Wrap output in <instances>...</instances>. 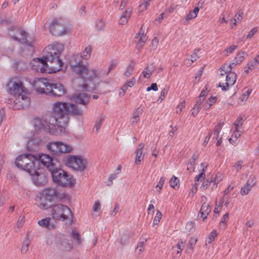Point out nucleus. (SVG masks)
<instances>
[{"label": "nucleus", "mask_w": 259, "mask_h": 259, "mask_svg": "<svg viewBox=\"0 0 259 259\" xmlns=\"http://www.w3.org/2000/svg\"><path fill=\"white\" fill-rule=\"evenodd\" d=\"M62 44L54 45L52 50L41 59H34L30 62L31 69L41 73L56 72L61 70L62 62L59 59V54L63 51Z\"/></svg>", "instance_id": "nucleus-1"}, {"label": "nucleus", "mask_w": 259, "mask_h": 259, "mask_svg": "<svg viewBox=\"0 0 259 259\" xmlns=\"http://www.w3.org/2000/svg\"><path fill=\"white\" fill-rule=\"evenodd\" d=\"M72 72L78 75L79 78L73 81L74 88L78 91H91L96 89L95 85L90 87L88 81H92L95 78L100 77L99 73L96 69L89 70L86 65L80 62L73 64L70 61Z\"/></svg>", "instance_id": "nucleus-2"}, {"label": "nucleus", "mask_w": 259, "mask_h": 259, "mask_svg": "<svg viewBox=\"0 0 259 259\" xmlns=\"http://www.w3.org/2000/svg\"><path fill=\"white\" fill-rule=\"evenodd\" d=\"M82 110L73 104L57 102L53 105V115L56 126L61 134L65 133L64 125L67 123L68 115H81Z\"/></svg>", "instance_id": "nucleus-3"}, {"label": "nucleus", "mask_w": 259, "mask_h": 259, "mask_svg": "<svg viewBox=\"0 0 259 259\" xmlns=\"http://www.w3.org/2000/svg\"><path fill=\"white\" fill-rule=\"evenodd\" d=\"M7 86L9 93L15 97V99H9L8 103L14 102L13 108L14 110H19L27 108L30 104V98L27 96L28 91L25 89L21 81L10 80Z\"/></svg>", "instance_id": "nucleus-4"}, {"label": "nucleus", "mask_w": 259, "mask_h": 259, "mask_svg": "<svg viewBox=\"0 0 259 259\" xmlns=\"http://www.w3.org/2000/svg\"><path fill=\"white\" fill-rule=\"evenodd\" d=\"M34 87L37 92L54 97H61L66 93L63 85L61 83H51L45 78H41L36 81Z\"/></svg>", "instance_id": "nucleus-5"}, {"label": "nucleus", "mask_w": 259, "mask_h": 259, "mask_svg": "<svg viewBox=\"0 0 259 259\" xmlns=\"http://www.w3.org/2000/svg\"><path fill=\"white\" fill-rule=\"evenodd\" d=\"M50 172L52 174L53 181L57 185L66 187L73 186L75 184V180L72 175L63 169L55 167H51Z\"/></svg>", "instance_id": "nucleus-6"}, {"label": "nucleus", "mask_w": 259, "mask_h": 259, "mask_svg": "<svg viewBox=\"0 0 259 259\" xmlns=\"http://www.w3.org/2000/svg\"><path fill=\"white\" fill-rule=\"evenodd\" d=\"M15 164L20 169L25 170L28 173L39 165V161L36 156L32 154H23L16 159Z\"/></svg>", "instance_id": "nucleus-7"}, {"label": "nucleus", "mask_w": 259, "mask_h": 259, "mask_svg": "<svg viewBox=\"0 0 259 259\" xmlns=\"http://www.w3.org/2000/svg\"><path fill=\"white\" fill-rule=\"evenodd\" d=\"M58 196V192L55 188H50L44 190L37 200L38 206L44 210L51 208L52 205L50 204L51 202Z\"/></svg>", "instance_id": "nucleus-8"}, {"label": "nucleus", "mask_w": 259, "mask_h": 259, "mask_svg": "<svg viewBox=\"0 0 259 259\" xmlns=\"http://www.w3.org/2000/svg\"><path fill=\"white\" fill-rule=\"evenodd\" d=\"M51 214L55 220L64 221L70 219L72 221V214L70 209L66 205L61 204L52 205L51 207Z\"/></svg>", "instance_id": "nucleus-9"}, {"label": "nucleus", "mask_w": 259, "mask_h": 259, "mask_svg": "<svg viewBox=\"0 0 259 259\" xmlns=\"http://www.w3.org/2000/svg\"><path fill=\"white\" fill-rule=\"evenodd\" d=\"M33 183L36 186H44L48 182V174L42 168L37 165L36 167L30 170L29 173Z\"/></svg>", "instance_id": "nucleus-10"}, {"label": "nucleus", "mask_w": 259, "mask_h": 259, "mask_svg": "<svg viewBox=\"0 0 259 259\" xmlns=\"http://www.w3.org/2000/svg\"><path fill=\"white\" fill-rule=\"evenodd\" d=\"M10 36L15 40H17L27 46L32 47V42L27 39V33L17 26H13L9 28Z\"/></svg>", "instance_id": "nucleus-11"}, {"label": "nucleus", "mask_w": 259, "mask_h": 259, "mask_svg": "<svg viewBox=\"0 0 259 259\" xmlns=\"http://www.w3.org/2000/svg\"><path fill=\"white\" fill-rule=\"evenodd\" d=\"M61 18H54L50 25V32L55 36H62L68 33L70 28L65 26Z\"/></svg>", "instance_id": "nucleus-12"}, {"label": "nucleus", "mask_w": 259, "mask_h": 259, "mask_svg": "<svg viewBox=\"0 0 259 259\" xmlns=\"http://www.w3.org/2000/svg\"><path fill=\"white\" fill-rule=\"evenodd\" d=\"M47 147L48 149L54 155L69 153L72 150V147L70 145L61 142H50L47 145Z\"/></svg>", "instance_id": "nucleus-13"}, {"label": "nucleus", "mask_w": 259, "mask_h": 259, "mask_svg": "<svg viewBox=\"0 0 259 259\" xmlns=\"http://www.w3.org/2000/svg\"><path fill=\"white\" fill-rule=\"evenodd\" d=\"M65 164L72 169L83 171L86 167L85 161L80 157L69 155L65 160Z\"/></svg>", "instance_id": "nucleus-14"}, {"label": "nucleus", "mask_w": 259, "mask_h": 259, "mask_svg": "<svg viewBox=\"0 0 259 259\" xmlns=\"http://www.w3.org/2000/svg\"><path fill=\"white\" fill-rule=\"evenodd\" d=\"M224 72L225 74H227L226 76V85L223 83H220L219 87H221L222 90L227 91L230 87L232 86L235 83L237 79V75L235 72L230 71V70L226 69Z\"/></svg>", "instance_id": "nucleus-15"}, {"label": "nucleus", "mask_w": 259, "mask_h": 259, "mask_svg": "<svg viewBox=\"0 0 259 259\" xmlns=\"http://www.w3.org/2000/svg\"><path fill=\"white\" fill-rule=\"evenodd\" d=\"M33 125L35 130L37 131L43 130L50 132H51V126H55L54 124L48 122L47 119L39 118H36L34 119Z\"/></svg>", "instance_id": "nucleus-16"}, {"label": "nucleus", "mask_w": 259, "mask_h": 259, "mask_svg": "<svg viewBox=\"0 0 259 259\" xmlns=\"http://www.w3.org/2000/svg\"><path fill=\"white\" fill-rule=\"evenodd\" d=\"M38 161L39 163L40 162L44 166H46L50 171L51 167H55L56 165L57 160L48 154L40 155Z\"/></svg>", "instance_id": "nucleus-17"}, {"label": "nucleus", "mask_w": 259, "mask_h": 259, "mask_svg": "<svg viewBox=\"0 0 259 259\" xmlns=\"http://www.w3.org/2000/svg\"><path fill=\"white\" fill-rule=\"evenodd\" d=\"M92 51V49L91 47L89 46L84 49L80 56L79 55H74L70 61H72L73 64L78 62L79 60H80V62L82 63L81 58L85 60L88 59L91 56Z\"/></svg>", "instance_id": "nucleus-18"}, {"label": "nucleus", "mask_w": 259, "mask_h": 259, "mask_svg": "<svg viewBox=\"0 0 259 259\" xmlns=\"http://www.w3.org/2000/svg\"><path fill=\"white\" fill-rule=\"evenodd\" d=\"M90 96L85 93H77L73 95L72 100L75 103L86 105L90 101Z\"/></svg>", "instance_id": "nucleus-19"}, {"label": "nucleus", "mask_w": 259, "mask_h": 259, "mask_svg": "<svg viewBox=\"0 0 259 259\" xmlns=\"http://www.w3.org/2000/svg\"><path fill=\"white\" fill-rule=\"evenodd\" d=\"M38 224L42 228L48 230H52L56 228V224L50 218L41 219L38 222Z\"/></svg>", "instance_id": "nucleus-20"}, {"label": "nucleus", "mask_w": 259, "mask_h": 259, "mask_svg": "<svg viewBox=\"0 0 259 259\" xmlns=\"http://www.w3.org/2000/svg\"><path fill=\"white\" fill-rule=\"evenodd\" d=\"M144 145H145L143 143L140 144L135 152V164L137 165L140 164L143 159L144 156H143V149L144 148Z\"/></svg>", "instance_id": "nucleus-21"}, {"label": "nucleus", "mask_w": 259, "mask_h": 259, "mask_svg": "<svg viewBox=\"0 0 259 259\" xmlns=\"http://www.w3.org/2000/svg\"><path fill=\"white\" fill-rule=\"evenodd\" d=\"M210 211L211 209L209 204L204 202L200 210V213L201 214V217L203 219V221H204L207 218Z\"/></svg>", "instance_id": "nucleus-22"}, {"label": "nucleus", "mask_w": 259, "mask_h": 259, "mask_svg": "<svg viewBox=\"0 0 259 259\" xmlns=\"http://www.w3.org/2000/svg\"><path fill=\"white\" fill-rule=\"evenodd\" d=\"M155 69V66L153 63H151L150 65L147 66L142 72V74L144 77L146 78H149L152 74Z\"/></svg>", "instance_id": "nucleus-23"}, {"label": "nucleus", "mask_w": 259, "mask_h": 259, "mask_svg": "<svg viewBox=\"0 0 259 259\" xmlns=\"http://www.w3.org/2000/svg\"><path fill=\"white\" fill-rule=\"evenodd\" d=\"M198 158V154L194 153L191 158L190 159L187 165V170H189L190 172L194 171L195 162Z\"/></svg>", "instance_id": "nucleus-24"}, {"label": "nucleus", "mask_w": 259, "mask_h": 259, "mask_svg": "<svg viewBox=\"0 0 259 259\" xmlns=\"http://www.w3.org/2000/svg\"><path fill=\"white\" fill-rule=\"evenodd\" d=\"M135 62L134 60H131L129 64L127 66L126 70L124 73V75L126 77H130L132 74L135 65Z\"/></svg>", "instance_id": "nucleus-25"}, {"label": "nucleus", "mask_w": 259, "mask_h": 259, "mask_svg": "<svg viewBox=\"0 0 259 259\" xmlns=\"http://www.w3.org/2000/svg\"><path fill=\"white\" fill-rule=\"evenodd\" d=\"M147 37L146 35L144 34V31L142 32V33L140 35L139 39L137 44V48L139 50H140L142 47L144 46V43L147 40Z\"/></svg>", "instance_id": "nucleus-26"}, {"label": "nucleus", "mask_w": 259, "mask_h": 259, "mask_svg": "<svg viewBox=\"0 0 259 259\" xmlns=\"http://www.w3.org/2000/svg\"><path fill=\"white\" fill-rule=\"evenodd\" d=\"M130 237V232L126 231L124 234H122L121 235L120 239V243L122 245L127 244L128 243V239Z\"/></svg>", "instance_id": "nucleus-27"}, {"label": "nucleus", "mask_w": 259, "mask_h": 259, "mask_svg": "<svg viewBox=\"0 0 259 259\" xmlns=\"http://www.w3.org/2000/svg\"><path fill=\"white\" fill-rule=\"evenodd\" d=\"M247 56V54L244 51L239 53L235 58L236 63L242 62Z\"/></svg>", "instance_id": "nucleus-28"}, {"label": "nucleus", "mask_w": 259, "mask_h": 259, "mask_svg": "<svg viewBox=\"0 0 259 259\" xmlns=\"http://www.w3.org/2000/svg\"><path fill=\"white\" fill-rule=\"evenodd\" d=\"M142 113L141 110L139 108L136 109L134 110L133 116L132 118V123H134L135 122L137 123L138 122L139 120V116Z\"/></svg>", "instance_id": "nucleus-29"}, {"label": "nucleus", "mask_w": 259, "mask_h": 259, "mask_svg": "<svg viewBox=\"0 0 259 259\" xmlns=\"http://www.w3.org/2000/svg\"><path fill=\"white\" fill-rule=\"evenodd\" d=\"M28 235H27L26 237V239L23 242V244L22 247L21 252L23 253H26L28 251L30 241L28 239Z\"/></svg>", "instance_id": "nucleus-30"}, {"label": "nucleus", "mask_w": 259, "mask_h": 259, "mask_svg": "<svg viewBox=\"0 0 259 259\" xmlns=\"http://www.w3.org/2000/svg\"><path fill=\"white\" fill-rule=\"evenodd\" d=\"M216 181V179H215L214 180H213L212 179L210 180L208 179L205 182H203L201 188L203 190H205L210 185L211 182H213L215 184H217L219 182V180H218L217 182Z\"/></svg>", "instance_id": "nucleus-31"}, {"label": "nucleus", "mask_w": 259, "mask_h": 259, "mask_svg": "<svg viewBox=\"0 0 259 259\" xmlns=\"http://www.w3.org/2000/svg\"><path fill=\"white\" fill-rule=\"evenodd\" d=\"M72 236L74 240H75L76 243L78 244L81 243L82 241L79 233L76 230H72Z\"/></svg>", "instance_id": "nucleus-32"}, {"label": "nucleus", "mask_w": 259, "mask_h": 259, "mask_svg": "<svg viewBox=\"0 0 259 259\" xmlns=\"http://www.w3.org/2000/svg\"><path fill=\"white\" fill-rule=\"evenodd\" d=\"M185 246V241H183V240L179 241L176 245V247L179 249L177 251V253L180 255Z\"/></svg>", "instance_id": "nucleus-33"}, {"label": "nucleus", "mask_w": 259, "mask_h": 259, "mask_svg": "<svg viewBox=\"0 0 259 259\" xmlns=\"http://www.w3.org/2000/svg\"><path fill=\"white\" fill-rule=\"evenodd\" d=\"M179 182V179L176 176H174L169 180V185L172 188L176 189Z\"/></svg>", "instance_id": "nucleus-34"}, {"label": "nucleus", "mask_w": 259, "mask_h": 259, "mask_svg": "<svg viewBox=\"0 0 259 259\" xmlns=\"http://www.w3.org/2000/svg\"><path fill=\"white\" fill-rule=\"evenodd\" d=\"M197 241V238L191 237L187 245V248L191 250H193Z\"/></svg>", "instance_id": "nucleus-35"}, {"label": "nucleus", "mask_w": 259, "mask_h": 259, "mask_svg": "<svg viewBox=\"0 0 259 259\" xmlns=\"http://www.w3.org/2000/svg\"><path fill=\"white\" fill-rule=\"evenodd\" d=\"M223 123H219L215 126L214 128V135L215 136V138L218 139L219 138V133L223 127Z\"/></svg>", "instance_id": "nucleus-36"}, {"label": "nucleus", "mask_w": 259, "mask_h": 259, "mask_svg": "<svg viewBox=\"0 0 259 259\" xmlns=\"http://www.w3.org/2000/svg\"><path fill=\"white\" fill-rule=\"evenodd\" d=\"M186 230L190 234L195 231L194 224L192 222H188L186 226Z\"/></svg>", "instance_id": "nucleus-37"}, {"label": "nucleus", "mask_w": 259, "mask_h": 259, "mask_svg": "<svg viewBox=\"0 0 259 259\" xmlns=\"http://www.w3.org/2000/svg\"><path fill=\"white\" fill-rule=\"evenodd\" d=\"M150 4V2H148V1L145 0L143 2V3H142L139 7V9H140V11L141 12H143V11L146 10L147 9L148 7L149 6Z\"/></svg>", "instance_id": "nucleus-38"}, {"label": "nucleus", "mask_w": 259, "mask_h": 259, "mask_svg": "<svg viewBox=\"0 0 259 259\" xmlns=\"http://www.w3.org/2000/svg\"><path fill=\"white\" fill-rule=\"evenodd\" d=\"M162 216V214L161 212L159 210H157L156 215L153 220V225H157L158 223L160 222Z\"/></svg>", "instance_id": "nucleus-39"}, {"label": "nucleus", "mask_w": 259, "mask_h": 259, "mask_svg": "<svg viewBox=\"0 0 259 259\" xmlns=\"http://www.w3.org/2000/svg\"><path fill=\"white\" fill-rule=\"evenodd\" d=\"M251 187L247 183L241 190V194L242 195H246L251 190Z\"/></svg>", "instance_id": "nucleus-40"}, {"label": "nucleus", "mask_w": 259, "mask_h": 259, "mask_svg": "<svg viewBox=\"0 0 259 259\" xmlns=\"http://www.w3.org/2000/svg\"><path fill=\"white\" fill-rule=\"evenodd\" d=\"M243 14V13L242 11H241V10H239L238 11V15H236L234 19V25H236V23L242 20Z\"/></svg>", "instance_id": "nucleus-41"}, {"label": "nucleus", "mask_w": 259, "mask_h": 259, "mask_svg": "<svg viewBox=\"0 0 259 259\" xmlns=\"http://www.w3.org/2000/svg\"><path fill=\"white\" fill-rule=\"evenodd\" d=\"M237 63H236V62L235 61V62H233V63L230 64L229 65H227L226 64H225L224 65V66L223 67L220 68V70H221V71H225L226 69L230 70V71H231L232 68L234 66H235L237 65Z\"/></svg>", "instance_id": "nucleus-42"}, {"label": "nucleus", "mask_w": 259, "mask_h": 259, "mask_svg": "<svg viewBox=\"0 0 259 259\" xmlns=\"http://www.w3.org/2000/svg\"><path fill=\"white\" fill-rule=\"evenodd\" d=\"M217 235L218 234L216 231H212L209 235L208 238L207 239L206 242L209 244L211 243L213 241H214V238L217 237Z\"/></svg>", "instance_id": "nucleus-43"}, {"label": "nucleus", "mask_w": 259, "mask_h": 259, "mask_svg": "<svg viewBox=\"0 0 259 259\" xmlns=\"http://www.w3.org/2000/svg\"><path fill=\"white\" fill-rule=\"evenodd\" d=\"M228 218H229V213H226L224 214V215L223 216V218H222V219L220 222V227L222 228L223 229H224L225 228V223H226V222L227 221Z\"/></svg>", "instance_id": "nucleus-44"}, {"label": "nucleus", "mask_w": 259, "mask_h": 259, "mask_svg": "<svg viewBox=\"0 0 259 259\" xmlns=\"http://www.w3.org/2000/svg\"><path fill=\"white\" fill-rule=\"evenodd\" d=\"M252 90H247L241 96L240 99L242 101H246L248 98L249 96L250 95Z\"/></svg>", "instance_id": "nucleus-45"}, {"label": "nucleus", "mask_w": 259, "mask_h": 259, "mask_svg": "<svg viewBox=\"0 0 259 259\" xmlns=\"http://www.w3.org/2000/svg\"><path fill=\"white\" fill-rule=\"evenodd\" d=\"M104 22L102 20H98L96 22V27L99 30H102L104 29Z\"/></svg>", "instance_id": "nucleus-46"}, {"label": "nucleus", "mask_w": 259, "mask_h": 259, "mask_svg": "<svg viewBox=\"0 0 259 259\" xmlns=\"http://www.w3.org/2000/svg\"><path fill=\"white\" fill-rule=\"evenodd\" d=\"M243 124V118L242 117H238L234 122V124L235 126V129L236 131Z\"/></svg>", "instance_id": "nucleus-47"}, {"label": "nucleus", "mask_w": 259, "mask_h": 259, "mask_svg": "<svg viewBox=\"0 0 259 259\" xmlns=\"http://www.w3.org/2000/svg\"><path fill=\"white\" fill-rule=\"evenodd\" d=\"M257 64L256 60L254 59L251 60L247 64V67L250 69V70H253Z\"/></svg>", "instance_id": "nucleus-48"}, {"label": "nucleus", "mask_w": 259, "mask_h": 259, "mask_svg": "<svg viewBox=\"0 0 259 259\" xmlns=\"http://www.w3.org/2000/svg\"><path fill=\"white\" fill-rule=\"evenodd\" d=\"M199 51V49H195L193 53L191 55V61L192 62H193L195 61H196L199 58V56L197 55V53Z\"/></svg>", "instance_id": "nucleus-49"}, {"label": "nucleus", "mask_w": 259, "mask_h": 259, "mask_svg": "<svg viewBox=\"0 0 259 259\" xmlns=\"http://www.w3.org/2000/svg\"><path fill=\"white\" fill-rule=\"evenodd\" d=\"M25 222L24 218V217H20L17 222L16 223V228H17L18 229H20V228H21L24 224Z\"/></svg>", "instance_id": "nucleus-50"}, {"label": "nucleus", "mask_w": 259, "mask_h": 259, "mask_svg": "<svg viewBox=\"0 0 259 259\" xmlns=\"http://www.w3.org/2000/svg\"><path fill=\"white\" fill-rule=\"evenodd\" d=\"M237 48V46L232 45L228 48L227 49H226L224 52L225 53V55H228L227 53H232L235 49Z\"/></svg>", "instance_id": "nucleus-51"}, {"label": "nucleus", "mask_w": 259, "mask_h": 259, "mask_svg": "<svg viewBox=\"0 0 259 259\" xmlns=\"http://www.w3.org/2000/svg\"><path fill=\"white\" fill-rule=\"evenodd\" d=\"M243 163V161L242 160H239L233 165V167L236 170V171H238L241 169Z\"/></svg>", "instance_id": "nucleus-52"}, {"label": "nucleus", "mask_w": 259, "mask_h": 259, "mask_svg": "<svg viewBox=\"0 0 259 259\" xmlns=\"http://www.w3.org/2000/svg\"><path fill=\"white\" fill-rule=\"evenodd\" d=\"M167 91L165 88H163L161 92L160 96L157 101H160V102H161L163 100L165 95L167 94Z\"/></svg>", "instance_id": "nucleus-53"}, {"label": "nucleus", "mask_w": 259, "mask_h": 259, "mask_svg": "<svg viewBox=\"0 0 259 259\" xmlns=\"http://www.w3.org/2000/svg\"><path fill=\"white\" fill-rule=\"evenodd\" d=\"M158 44V39L156 37L153 38L152 40L151 46L153 50H155L157 48Z\"/></svg>", "instance_id": "nucleus-54"}, {"label": "nucleus", "mask_w": 259, "mask_h": 259, "mask_svg": "<svg viewBox=\"0 0 259 259\" xmlns=\"http://www.w3.org/2000/svg\"><path fill=\"white\" fill-rule=\"evenodd\" d=\"M132 13V10L129 9H126L121 15V17H124V18H126L128 20L130 17H131Z\"/></svg>", "instance_id": "nucleus-55"}, {"label": "nucleus", "mask_w": 259, "mask_h": 259, "mask_svg": "<svg viewBox=\"0 0 259 259\" xmlns=\"http://www.w3.org/2000/svg\"><path fill=\"white\" fill-rule=\"evenodd\" d=\"M200 107L197 106V105H195L194 107L192 109V115L194 116H195L197 115L198 112L200 111Z\"/></svg>", "instance_id": "nucleus-56"}, {"label": "nucleus", "mask_w": 259, "mask_h": 259, "mask_svg": "<svg viewBox=\"0 0 259 259\" xmlns=\"http://www.w3.org/2000/svg\"><path fill=\"white\" fill-rule=\"evenodd\" d=\"M257 31V28L254 27L252 28L246 36L247 39H250L256 32Z\"/></svg>", "instance_id": "nucleus-57"}, {"label": "nucleus", "mask_w": 259, "mask_h": 259, "mask_svg": "<svg viewBox=\"0 0 259 259\" xmlns=\"http://www.w3.org/2000/svg\"><path fill=\"white\" fill-rule=\"evenodd\" d=\"M165 180V178L164 177H161V178L159 180V181L158 182V184L156 186V188L159 187L160 190H161L163 186Z\"/></svg>", "instance_id": "nucleus-58"}, {"label": "nucleus", "mask_w": 259, "mask_h": 259, "mask_svg": "<svg viewBox=\"0 0 259 259\" xmlns=\"http://www.w3.org/2000/svg\"><path fill=\"white\" fill-rule=\"evenodd\" d=\"M101 209V204L100 202L97 200L95 202L93 209L94 211H98Z\"/></svg>", "instance_id": "nucleus-59"}, {"label": "nucleus", "mask_w": 259, "mask_h": 259, "mask_svg": "<svg viewBox=\"0 0 259 259\" xmlns=\"http://www.w3.org/2000/svg\"><path fill=\"white\" fill-rule=\"evenodd\" d=\"M151 90H153L154 91L158 90V87L156 83H152L150 87H148L146 90V91L148 92L150 91Z\"/></svg>", "instance_id": "nucleus-60"}, {"label": "nucleus", "mask_w": 259, "mask_h": 259, "mask_svg": "<svg viewBox=\"0 0 259 259\" xmlns=\"http://www.w3.org/2000/svg\"><path fill=\"white\" fill-rule=\"evenodd\" d=\"M103 120V119L100 118L98 121H96L95 128H96L97 132L100 128L102 124Z\"/></svg>", "instance_id": "nucleus-61"}, {"label": "nucleus", "mask_w": 259, "mask_h": 259, "mask_svg": "<svg viewBox=\"0 0 259 259\" xmlns=\"http://www.w3.org/2000/svg\"><path fill=\"white\" fill-rule=\"evenodd\" d=\"M185 101H183L178 106V110L177 111V113H180L182 111V109L185 107Z\"/></svg>", "instance_id": "nucleus-62"}, {"label": "nucleus", "mask_w": 259, "mask_h": 259, "mask_svg": "<svg viewBox=\"0 0 259 259\" xmlns=\"http://www.w3.org/2000/svg\"><path fill=\"white\" fill-rule=\"evenodd\" d=\"M196 14H194L192 11H190L189 14L187 15L186 20H189L193 19H194L196 17Z\"/></svg>", "instance_id": "nucleus-63"}, {"label": "nucleus", "mask_w": 259, "mask_h": 259, "mask_svg": "<svg viewBox=\"0 0 259 259\" xmlns=\"http://www.w3.org/2000/svg\"><path fill=\"white\" fill-rule=\"evenodd\" d=\"M247 184L252 188L255 184V181L254 180V177H250L247 182Z\"/></svg>", "instance_id": "nucleus-64"}]
</instances>
